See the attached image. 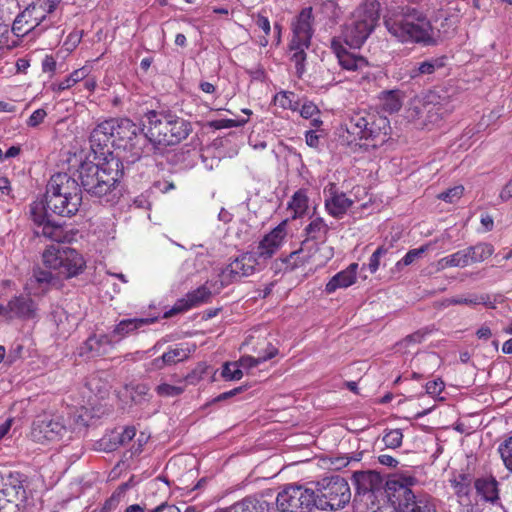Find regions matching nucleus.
<instances>
[{
  "instance_id": "1",
  "label": "nucleus",
  "mask_w": 512,
  "mask_h": 512,
  "mask_svg": "<svg viewBox=\"0 0 512 512\" xmlns=\"http://www.w3.org/2000/svg\"><path fill=\"white\" fill-rule=\"evenodd\" d=\"M124 177L123 162L109 158L95 163L85 159L80 162L73 176L59 172L49 179L46 192L68 197H82L85 192L100 204L115 205L122 196L120 187Z\"/></svg>"
},
{
  "instance_id": "2",
  "label": "nucleus",
  "mask_w": 512,
  "mask_h": 512,
  "mask_svg": "<svg viewBox=\"0 0 512 512\" xmlns=\"http://www.w3.org/2000/svg\"><path fill=\"white\" fill-rule=\"evenodd\" d=\"M388 32L401 43L418 44L423 47L436 46L440 33L427 15L416 7H397L384 18Z\"/></svg>"
},
{
  "instance_id": "3",
  "label": "nucleus",
  "mask_w": 512,
  "mask_h": 512,
  "mask_svg": "<svg viewBox=\"0 0 512 512\" xmlns=\"http://www.w3.org/2000/svg\"><path fill=\"white\" fill-rule=\"evenodd\" d=\"M150 155H163L166 147L185 140L193 130L192 123L169 109L149 110L144 116Z\"/></svg>"
},
{
  "instance_id": "4",
  "label": "nucleus",
  "mask_w": 512,
  "mask_h": 512,
  "mask_svg": "<svg viewBox=\"0 0 512 512\" xmlns=\"http://www.w3.org/2000/svg\"><path fill=\"white\" fill-rule=\"evenodd\" d=\"M108 122L114 138L113 147L129 151L131 162L150 156V140L144 126L141 128L129 118H110Z\"/></svg>"
},
{
  "instance_id": "5",
  "label": "nucleus",
  "mask_w": 512,
  "mask_h": 512,
  "mask_svg": "<svg viewBox=\"0 0 512 512\" xmlns=\"http://www.w3.org/2000/svg\"><path fill=\"white\" fill-rule=\"evenodd\" d=\"M417 482L413 476L395 475L386 481L385 496L396 512H436L429 501L417 499L411 490Z\"/></svg>"
},
{
  "instance_id": "6",
  "label": "nucleus",
  "mask_w": 512,
  "mask_h": 512,
  "mask_svg": "<svg viewBox=\"0 0 512 512\" xmlns=\"http://www.w3.org/2000/svg\"><path fill=\"white\" fill-rule=\"evenodd\" d=\"M314 485L316 509L320 511H338L351 501V490L347 480L339 475L324 477Z\"/></svg>"
},
{
  "instance_id": "7",
  "label": "nucleus",
  "mask_w": 512,
  "mask_h": 512,
  "mask_svg": "<svg viewBox=\"0 0 512 512\" xmlns=\"http://www.w3.org/2000/svg\"><path fill=\"white\" fill-rule=\"evenodd\" d=\"M42 261L47 269L55 271L63 279L76 277L86 268V261L80 252L61 245L47 247L42 253Z\"/></svg>"
},
{
  "instance_id": "8",
  "label": "nucleus",
  "mask_w": 512,
  "mask_h": 512,
  "mask_svg": "<svg viewBox=\"0 0 512 512\" xmlns=\"http://www.w3.org/2000/svg\"><path fill=\"white\" fill-rule=\"evenodd\" d=\"M379 14L373 6H360L345 24L343 37L351 48H360L377 25Z\"/></svg>"
},
{
  "instance_id": "9",
  "label": "nucleus",
  "mask_w": 512,
  "mask_h": 512,
  "mask_svg": "<svg viewBox=\"0 0 512 512\" xmlns=\"http://www.w3.org/2000/svg\"><path fill=\"white\" fill-rule=\"evenodd\" d=\"M314 488L298 483L286 484L274 504L278 512H312L316 509Z\"/></svg>"
},
{
  "instance_id": "10",
  "label": "nucleus",
  "mask_w": 512,
  "mask_h": 512,
  "mask_svg": "<svg viewBox=\"0 0 512 512\" xmlns=\"http://www.w3.org/2000/svg\"><path fill=\"white\" fill-rule=\"evenodd\" d=\"M352 482L355 486L352 504L357 511L368 508V505H375L378 494H385L386 482L384 483L383 477L376 471H355Z\"/></svg>"
},
{
  "instance_id": "11",
  "label": "nucleus",
  "mask_w": 512,
  "mask_h": 512,
  "mask_svg": "<svg viewBox=\"0 0 512 512\" xmlns=\"http://www.w3.org/2000/svg\"><path fill=\"white\" fill-rule=\"evenodd\" d=\"M455 101L448 90L437 87L423 97L422 107L416 106L415 111L420 116L426 114L424 125L435 124L454 110Z\"/></svg>"
},
{
  "instance_id": "12",
  "label": "nucleus",
  "mask_w": 512,
  "mask_h": 512,
  "mask_svg": "<svg viewBox=\"0 0 512 512\" xmlns=\"http://www.w3.org/2000/svg\"><path fill=\"white\" fill-rule=\"evenodd\" d=\"M50 210L47 207L46 200L33 202L30 205V219L37 227H42L41 232L35 231L36 236H45L55 242L64 243L69 241L67 233L63 226L50 219Z\"/></svg>"
},
{
  "instance_id": "13",
  "label": "nucleus",
  "mask_w": 512,
  "mask_h": 512,
  "mask_svg": "<svg viewBox=\"0 0 512 512\" xmlns=\"http://www.w3.org/2000/svg\"><path fill=\"white\" fill-rule=\"evenodd\" d=\"M66 433L65 425L50 414L38 415L31 427L30 436L34 442L45 443L60 439Z\"/></svg>"
},
{
  "instance_id": "14",
  "label": "nucleus",
  "mask_w": 512,
  "mask_h": 512,
  "mask_svg": "<svg viewBox=\"0 0 512 512\" xmlns=\"http://www.w3.org/2000/svg\"><path fill=\"white\" fill-rule=\"evenodd\" d=\"M113 139L108 119L97 124V126L92 130L89 141L91 150L94 154V159L98 160L97 163L106 162L109 158H115L122 162V160L118 156H115L109 148V145L113 147Z\"/></svg>"
},
{
  "instance_id": "15",
  "label": "nucleus",
  "mask_w": 512,
  "mask_h": 512,
  "mask_svg": "<svg viewBox=\"0 0 512 512\" xmlns=\"http://www.w3.org/2000/svg\"><path fill=\"white\" fill-rule=\"evenodd\" d=\"M325 209L334 218H342L353 205V200L346 197L336 183L329 182L323 189Z\"/></svg>"
},
{
  "instance_id": "16",
  "label": "nucleus",
  "mask_w": 512,
  "mask_h": 512,
  "mask_svg": "<svg viewBox=\"0 0 512 512\" xmlns=\"http://www.w3.org/2000/svg\"><path fill=\"white\" fill-rule=\"evenodd\" d=\"M211 296V290L206 285H202L197 289L188 292L184 298L177 300L174 306L164 313V318H170L176 314L183 313L191 308L197 307L200 304L207 303Z\"/></svg>"
},
{
  "instance_id": "17",
  "label": "nucleus",
  "mask_w": 512,
  "mask_h": 512,
  "mask_svg": "<svg viewBox=\"0 0 512 512\" xmlns=\"http://www.w3.org/2000/svg\"><path fill=\"white\" fill-rule=\"evenodd\" d=\"M47 207L52 214L62 217L76 215L82 203V197H68L45 192Z\"/></svg>"
},
{
  "instance_id": "18",
  "label": "nucleus",
  "mask_w": 512,
  "mask_h": 512,
  "mask_svg": "<svg viewBox=\"0 0 512 512\" xmlns=\"http://www.w3.org/2000/svg\"><path fill=\"white\" fill-rule=\"evenodd\" d=\"M40 8L36 5L28 6L22 13H20L14 23H13V31L19 34L22 32L23 34L28 33L29 31H44L48 26L45 25L40 27L42 22L45 21L46 15H38Z\"/></svg>"
},
{
  "instance_id": "19",
  "label": "nucleus",
  "mask_w": 512,
  "mask_h": 512,
  "mask_svg": "<svg viewBox=\"0 0 512 512\" xmlns=\"http://www.w3.org/2000/svg\"><path fill=\"white\" fill-rule=\"evenodd\" d=\"M285 236L286 221H283L263 237L257 246V250L253 252V254H256V257L261 259L271 258L279 249Z\"/></svg>"
},
{
  "instance_id": "20",
  "label": "nucleus",
  "mask_w": 512,
  "mask_h": 512,
  "mask_svg": "<svg viewBox=\"0 0 512 512\" xmlns=\"http://www.w3.org/2000/svg\"><path fill=\"white\" fill-rule=\"evenodd\" d=\"M313 9L312 7L303 8L299 14L292 20L291 40H302L305 42H311L314 30H313Z\"/></svg>"
},
{
  "instance_id": "21",
  "label": "nucleus",
  "mask_w": 512,
  "mask_h": 512,
  "mask_svg": "<svg viewBox=\"0 0 512 512\" xmlns=\"http://www.w3.org/2000/svg\"><path fill=\"white\" fill-rule=\"evenodd\" d=\"M257 257L253 252L242 254L232 261L223 271L224 276H229L231 282L238 278L250 276L255 272Z\"/></svg>"
},
{
  "instance_id": "22",
  "label": "nucleus",
  "mask_w": 512,
  "mask_h": 512,
  "mask_svg": "<svg viewBox=\"0 0 512 512\" xmlns=\"http://www.w3.org/2000/svg\"><path fill=\"white\" fill-rule=\"evenodd\" d=\"M331 49L336 55L339 65L345 70L362 71L368 67V61L364 57L347 51L340 40L336 38L331 41Z\"/></svg>"
},
{
  "instance_id": "23",
  "label": "nucleus",
  "mask_w": 512,
  "mask_h": 512,
  "mask_svg": "<svg viewBox=\"0 0 512 512\" xmlns=\"http://www.w3.org/2000/svg\"><path fill=\"white\" fill-rule=\"evenodd\" d=\"M26 476L20 472H10L3 480V488L0 490L8 502L24 501L26 490L24 488Z\"/></svg>"
},
{
  "instance_id": "24",
  "label": "nucleus",
  "mask_w": 512,
  "mask_h": 512,
  "mask_svg": "<svg viewBox=\"0 0 512 512\" xmlns=\"http://www.w3.org/2000/svg\"><path fill=\"white\" fill-rule=\"evenodd\" d=\"M9 320L14 318L33 319L36 316V303L27 295H18L12 297L8 303Z\"/></svg>"
},
{
  "instance_id": "25",
  "label": "nucleus",
  "mask_w": 512,
  "mask_h": 512,
  "mask_svg": "<svg viewBox=\"0 0 512 512\" xmlns=\"http://www.w3.org/2000/svg\"><path fill=\"white\" fill-rule=\"evenodd\" d=\"M231 512H274V502L268 500L265 494L249 495L235 502Z\"/></svg>"
},
{
  "instance_id": "26",
  "label": "nucleus",
  "mask_w": 512,
  "mask_h": 512,
  "mask_svg": "<svg viewBox=\"0 0 512 512\" xmlns=\"http://www.w3.org/2000/svg\"><path fill=\"white\" fill-rule=\"evenodd\" d=\"M370 117L365 140L373 141L374 146L381 145L388 140L391 132L390 121L387 117L374 112H370Z\"/></svg>"
},
{
  "instance_id": "27",
  "label": "nucleus",
  "mask_w": 512,
  "mask_h": 512,
  "mask_svg": "<svg viewBox=\"0 0 512 512\" xmlns=\"http://www.w3.org/2000/svg\"><path fill=\"white\" fill-rule=\"evenodd\" d=\"M369 120H371L370 112L366 110L354 112L350 116L349 121L345 124L347 134L352 137L351 139L347 138L348 144L356 140H365Z\"/></svg>"
},
{
  "instance_id": "28",
  "label": "nucleus",
  "mask_w": 512,
  "mask_h": 512,
  "mask_svg": "<svg viewBox=\"0 0 512 512\" xmlns=\"http://www.w3.org/2000/svg\"><path fill=\"white\" fill-rule=\"evenodd\" d=\"M446 61V56H439L415 62L408 70V76L411 80L419 81L423 77L430 76L434 74L437 70L445 67Z\"/></svg>"
},
{
  "instance_id": "29",
  "label": "nucleus",
  "mask_w": 512,
  "mask_h": 512,
  "mask_svg": "<svg viewBox=\"0 0 512 512\" xmlns=\"http://www.w3.org/2000/svg\"><path fill=\"white\" fill-rule=\"evenodd\" d=\"M499 483L493 476L480 477L474 482L477 495L492 505L500 504Z\"/></svg>"
},
{
  "instance_id": "30",
  "label": "nucleus",
  "mask_w": 512,
  "mask_h": 512,
  "mask_svg": "<svg viewBox=\"0 0 512 512\" xmlns=\"http://www.w3.org/2000/svg\"><path fill=\"white\" fill-rule=\"evenodd\" d=\"M358 264L351 263L346 269L335 274L326 284L325 292L334 293L337 289L353 285L357 279Z\"/></svg>"
},
{
  "instance_id": "31",
  "label": "nucleus",
  "mask_w": 512,
  "mask_h": 512,
  "mask_svg": "<svg viewBox=\"0 0 512 512\" xmlns=\"http://www.w3.org/2000/svg\"><path fill=\"white\" fill-rule=\"evenodd\" d=\"M320 249V242L310 238H304L298 250L290 253V257L294 258L290 269H296L305 263H308L315 253Z\"/></svg>"
},
{
  "instance_id": "32",
  "label": "nucleus",
  "mask_w": 512,
  "mask_h": 512,
  "mask_svg": "<svg viewBox=\"0 0 512 512\" xmlns=\"http://www.w3.org/2000/svg\"><path fill=\"white\" fill-rule=\"evenodd\" d=\"M310 45L311 42H305L302 40H290L289 50L292 53L290 60L294 62L296 74L299 78H301L306 71V50L310 47Z\"/></svg>"
},
{
  "instance_id": "33",
  "label": "nucleus",
  "mask_w": 512,
  "mask_h": 512,
  "mask_svg": "<svg viewBox=\"0 0 512 512\" xmlns=\"http://www.w3.org/2000/svg\"><path fill=\"white\" fill-rule=\"evenodd\" d=\"M153 318H129L121 320L111 332V338L122 339L139 328L153 323Z\"/></svg>"
},
{
  "instance_id": "34",
  "label": "nucleus",
  "mask_w": 512,
  "mask_h": 512,
  "mask_svg": "<svg viewBox=\"0 0 512 512\" xmlns=\"http://www.w3.org/2000/svg\"><path fill=\"white\" fill-rule=\"evenodd\" d=\"M306 238L324 243L329 232V226L322 217H315L303 230Z\"/></svg>"
},
{
  "instance_id": "35",
  "label": "nucleus",
  "mask_w": 512,
  "mask_h": 512,
  "mask_svg": "<svg viewBox=\"0 0 512 512\" xmlns=\"http://www.w3.org/2000/svg\"><path fill=\"white\" fill-rule=\"evenodd\" d=\"M278 354V349L274 347L272 344H268L267 352L264 355H259L258 357H252L249 355L242 356L236 363H238L239 367L251 369L257 367L259 364L272 359Z\"/></svg>"
},
{
  "instance_id": "36",
  "label": "nucleus",
  "mask_w": 512,
  "mask_h": 512,
  "mask_svg": "<svg viewBox=\"0 0 512 512\" xmlns=\"http://www.w3.org/2000/svg\"><path fill=\"white\" fill-rule=\"evenodd\" d=\"M380 101L382 109L390 114L398 112L402 107V101L397 90L381 92Z\"/></svg>"
},
{
  "instance_id": "37",
  "label": "nucleus",
  "mask_w": 512,
  "mask_h": 512,
  "mask_svg": "<svg viewBox=\"0 0 512 512\" xmlns=\"http://www.w3.org/2000/svg\"><path fill=\"white\" fill-rule=\"evenodd\" d=\"M87 75H88V69L86 67H82L80 69L74 70L63 81H61L59 83H53L51 85V89L54 92H62L66 89L71 88L79 81L85 79Z\"/></svg>"
},
{
  "instance_id": "38",
  "label": "nucleus",
  "mask_w": 512,
  "mask_h": 512,
  "mask_svg": "<svg viewBox=\"0 0 512 512\" xmlns=\"http://www.w3.org/2000/svg\"><path fill=\"white\" fill-rule=\"evenodd\" d=\"M458 498L468 497L471 492L472 476L466 473H460L450 480Z\"/></svg>"
},
{
  "instance_id": "39",
  "label": "nucleus",
  "mask_w": 512,
  "mask_h": 512,
  "mask_svg": "<svg viewBox=\"0 0 512 512\" xmlns=\"http://www.w3.org/2000/svg\"><path fill=\"white\" fill-rule=\"evenodd\" d=\"M129 396L132 403L135 405H143L144 403L150 402L152 399L150 387L145 383L131 385L129 388Z\"/></svg>"
},
{
  "instance_id": "40",
  "label": "nucleus",
  "mask_w": 512,
  "mask_h": 512,
  "mask_svg": "<svg viewBox=\"0 0 512 512\" xmlns=\"http://www.w3.org/2000/svg\"><path fill=\"white\" fill-rule=\"evenodd\" d=\"M289 208L295 213L294 217H301L308 208V197L303 189L297 190L289 202Z\"/></svg>"
},
{
  "instance_id": "41",
  "label": "nucleus",
  "mask_w": 512,
  "mask_h": 512,
  "mask_svg": "<svg viewBox=\"0 0 512 512\" xmlns=\"http://www.w3.org/2000/svg\"><path fill=\"white\" fill-rule=\"evenodd\" d=\"M296 94L291 91H282L278 93L274 100L280 107L284 109H289L292 111H298L300 107V103L298 99H296Z\"/></svg>"
},
{
  "instance_id": "42",
  "label": "nucleus",
  "mask_w": 512,
  "mask_h": 512,
  "mask_svg": "<svg viewBox=\"0 0 512 512\" xmlns=\"http://www.w3.org/2000/svg\"><path fill=\"white\" fill-rule=\"evenodd\" d=\"M127 489H128V483L121 484L112 493V495L105 501V503L103 504V507L101 509V512H112V511H114L118 507V505L121 502L122 498H124Z\"/></svg>"
},
{
  "instance_id": "43",
  "label": "nucleus",
  "mask_w": 512,
  "mask_h": 512,
  "mask_svg": "<svg viewBox=\"0 0 512 512\" xmlns=\"http://www.w3.org/2000/svg\"><path fill=\"white\" fill-rule=\"evenodd\" d=\"M33 277L35 278L36 282L38 284H45L52 287H58L59 286V279L60 277L58 275H54L52 273V270H45L40 267L33 269Z\"/></svg>"
},
{
  "instance_id": "44",
  "label": "nucleus",
  "mask_w": 512,
  "mask_h": 512,
  "mask_svg": "<svg viewBox=\"0 0 512 512\" xmlns=\"http://www.w3.org/2000/svg\"><path fill=\"white\" fill-rule=\"evenodd\" d=\"M429 244L420 246L419 248L409 250L405 256L395 264V270L401 271L403 267L411 265L419 259L427 250Z\"/></svg>"
},
{
  "instance_id": "45",
  "label": "nucleus",
  "mask_w": 512,
  "mask_h": 512,
  "mask_svg": "<svg viewBox=\"0 0 512 512\" xmlns=\"http://www.w3.org/2000/svg\"><path fill=\"white\" fill-rule=\"evenodd\" d=\"M504 466L512 473V435L505 439L498 447Z\"/></svg>"
},
{
  "instance_id": "46",
  "label": "nucleus",
  "mask_w": 512,
  "mask_h": 512,
  "mask_svg": "<svg viewBox=\"0 0 512 512\" xmlns=\"http://www.w3.org/2000/svg\"><path fill=\"white\" fill-rule=\"evenodd\" d=\"M452 303L458 304V305H470V306L483 304L490 308H494L492 303L489 301L488 295H480V296L475 295L472 297H457V298L452 299Z\"/></svg>"
},
{
  "instance_id": "47",
  "label": "nucleus",
  "mask_w": 512,
  "mask_h": 512,
  "mask_svg": "<svg viewBox=\"0 0 512 512\" xmlns=\"http://www.w3.org/2000/svg\"><path fill=\"white\" fill-rule=\"evenodd\" d=\"M443 267H466L467 259L463 250H459L451 255H448L440 260Z\"/></svg>"
},
{
  "instance_id": "48",
  "label": "nucleus",
  "mask_w": 512,
  "mask_h": 512,
  "mask_svg": "<svg viewBox=\"0 0 512 512\" xmlns=\"http://www.w3.org/2000/svg\"><path fill=\"white\" fill-rule=\"evenodd\" d=\"M190 353V349L174 348L165 352L163 355L164 360L166 361L168 366H170L172 364H176L180 361L186 360L189 357Z\"/></svg>"
},
{
  "instance_id": "49",
  "label": "nucleus",
  "mask_w": 512,
  "mask_h": 512,
  "mask_svg": "<svg viewBox=\"0 0 512 512\" xmlns=\"http://www.w3.org/2000/svg\"><path fill=\"white\" fill-rule=\"evenodd\" d=\"M185 388L182 386L171 385L168 383H161L156 386L155 392L159 397H176L184 392Z\"/></svg>"
},
{
  "instance_id": "50",
  "label": "nucleus",
  "mask_w": 512,
  "mask_h": 512,
  "mask_svg": "<svg viewBox=\"0 0 512 512\" xmlns=\"http://www.w3.org/2000/svg\"><path fill=\"white\" fill-rule=\"evenodd\" d=\"M136 435V429L134 426L126 427L121 433H118L113 437L114 443L109 447L110 450H114L118 445L124 446L128 444Z\"/></svg>"
},
{
  "instance_id": "51",
  "label": "nucleus",
  "mask_w": 512,
  "mask_h": 512,
  "mask_svg": "<svg viewBox=\"0 0 512 512\" xmlns=\"http://www.w3.org/2000/svg\"><path fill=\"white\" fill-rule=\"evenodd\" d=\"M402 440L403 433L401 429H391L387 431L382 438L385 446L392 449L400 447L402 445Z\"/></svg>"
},
{
  "instance_id": "52",
  "label": "nucleus",
  "mask_w": 512,
  "mask_h": 512,
  "mask_svg": "<svg viewBox=\"0 0 512 512\" xmlns=\"http://www.w3.org/2000/svg\"><path fill=\"white\" fill-rule=\"evenodd\" d=\"M474 262H482L494 253V247L490 243L480 242L474 245Z\"/></svg>"
},
{
  "instance_id": "53",
  "label": "nucleus",
  "mask_w": 512,
  "mask_h": 512,
  "mask_svg": "<svg viewBox=\"0 0 512 512\" xmlns=\"http://www.w3.org/2000/svg\"><path fill=\"white\" fill-rule=\"evenodd\" d=\"M221 375L225 380H240L243 377V372L238 363H225Z\"/></svg>"
},
{
  "instance_id": "54",
  "label": "nucleus",
  "mask_w": 512,
  "mask_h": 512,
  "mask_svg": "<svg viewBox=\"0 0 512 512\" xmlns=\"http://www.w3.org/2000/svg\"><path fill=\"white\" fill-rule=\"evenodd\" d=\"M88 353H90L91 356H99L101 354V348L96 335H91L88 337V339L83 343L81 347V355Z\"/></svg>"
},
{
  "instance_id": "55",
  "label": "nucleus",
  "mask_w": 512,
  "mask_h": 512,
  "mask_svg": "<svg viewBox=\"0 0 512 512\" xmlns=\"http://www.w3.org/2000/svg\"><path fill=\"white\" fill-rule=\"evenodd\" d=\"M464 192V187L462 185L454 186L452 188L447 189L446 191L439 194L438 198L447 202L454 203L461 198Z\"/></svg>"
},
{
  "instance_id": "56",
  "label": "nucleus",
  "mask_w": 512,
  "mask_h": 512,
  "mask_svg": "<svg viewBox=\"0 0 512 512\" xmlns=\"http://www.w3.org/2000/svg\"><path fill=\"white\" fill-rule=\"evenodd\" d=\"M24 347L20 343H14L8 353L5 352V365L11 366L22 358Z\"/></svg>"
},
{
  "instance_id": "57",
  "label": "nucleus",
  "mask_w": 512,
  "mask_h": 512,
  "mask_svg": "<svg viewBox=\"0 0 512 512\" xmlns=\"http://www.w3.org/2000/svg\"><path fill=\"white\" fill-rule=\"evenodd\" d=\"M208 369V366L205 363H199L195 369H193L190 373H188L184 381L187 384L195 385L197 384L203 377V375L206 373V370Z\"/></svg>"
},
{
  "instance_id": "58",
  "label": "nucleus",
  "mask_w": 512,
  "mask_h": 512,
  "mask_svg": "<svg viewBox=\"0 0 512 512\" xmlns=\"http://www.w3.org/2000/svg\"><path fill=\"white\" fill-rule=\"evenodd\" d=\"M435 330L434 326L431 325V326H426L424 328H421L419 330H417L416 332L410 334V335H407L405 338H404V342L407 343V344H410V343H421L424 338L431 334L433 331Z\"/></svg>"
},
{
  "instance_id": "59",
  "label": "nucleus",
  "mask_w": 512,
  "mask_h": 512,
  "mask_svg": "<svg viewBox=\"0 0 512 512\" xmlns=\"http://www.w3.org/2000/svg\"><path fill=\"white\" fill-rule=\"evenodd\" d=\"M388 253V248L379 246L370 256L368 269L371 273H375L380 266V259Z\"/></svg>"
},
{
  "instance_id": "60",
  "label": "nucleus",
  "mask_w": 512,
  "mask_h": 512,
  "mask_svg": "<svg viewBox=\"0 0 512 512\" xmlns=\"http://www.w3.org/2000/svg\"><path fill=\"white\" fill-rule=\"evenodd\" d=\"M248 119H219L212 121L210 126L215 129H223V128H232V127H241L247 123Z\"/></svg>"
},
{
  "instance_id": "61",
  "label": "nucleus",
  "mask_w": 512,
  "mask_h": 512,
  "mask_svg": "<svg viewBox=\"0 0 512 512\" xmlns=\"http://www.w3.org/2000/svg\"><path fill=\"white\" fill-rule=\"evenodd\" d=\"M294 258L290 257V254L284 258L277 259L272 264V269L275 274H278L282 271H293L294 269H290L289 266L293 263Z\"/></svg>"
},
{
  "instance_id": "62",
  "label": "nucleus",
  "mask_w": 512,
  "mask_h": 512,
  "mask_svg": "<svg viewBox=\"0 0 512 512\" xmlns=\"http://www.w3.org/2000/svg\"><path fill=\"white\" fill-rule=\"evenodd\" d=\"M300 115L305 119H310L314 115L320 114L319 108L312 102L306 100L301 108L299 107Z\"/></svg>"
},
{
  "instance_id": "63",
  "label": "nucleus",
  "mask_w": 512,
  "mask_h": 512,
  "mask_svg": "<svg viewBox=\"0 0 512 512\" xmlns=\"http://www.w3.org/2000/svg\"><path fill=\"white\" fill-rule=\"evenodd\" d=\"M42 71L44 73H49V77L51 78L57 71V62L52 55H46L42 60Z\"/></svg>"
},
{
  "instance_id": "64",
  "label": "nucleus",
  "mask_w": 512,
  "mask_h": 512,
  "mask_svg": "<svg viewBox=\"0 0 512 512\" xmlns=\"http://www.w3.org/2000/svg\"><path fill=\"white\" fill-rule=\"evenodd\" d=\"M83 31H73L68 36L64 43L67 50H74L81 42Z\"/></svg>"
}]
</instances>
